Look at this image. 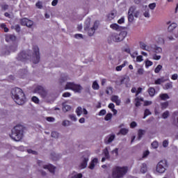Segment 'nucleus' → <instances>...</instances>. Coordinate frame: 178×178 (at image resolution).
Returning a JSON list of instances; mask_svg holds the SVG:
<instances>
[{"label":"nucleus","instance_id":"obj_1","mask_svg":"<svg viewBox=\"0 0 178 178\" xmlns=\"http://www.w3.org/2000/svg\"><path fill=\"white\" fill-rule=\"evenodd\" d=\"M13 99L17 105H24L26 103V95L20 88H14L11 90Z\"/></svg>","mask_w":178,"mask_h":178},{"label":"nucleus","instance_id":"obj_2","mask_svg":"<svg viewBox=\"0 0 178 178\" xmlns=\"http://www.w3.org/2000/svg\"><path fill=\"white\" fill-rule=\"evenodd\" d=\"M126 27L120 26L118 24H112V29L118 31V33H113V40L115 42H120V41H123L126 35H127V32L121 31L122 30H124Z\"/></svg>","mask_w":178,"mask_h":178},{"label":"nucleus","instance_id":"obj_3","mask_svg":"<svg viewBox=\"0 0 178 178\" xmlns=\"http://www.w3.org/2000/svg\"><path fill=\"white\" fill-rule=\"evenodd\" d=\"M24 129L22 125L15 126L11 131V134L10 137L15 141H20L23 138V133Z\"/></svg>","mask_w":178,"mask_h":178},{"label":"nucleus","instance_id":"obj_4","mask_svg":"<svg viewBox=\"0 0 178 178\" xmlns=\"http://www.w3.org/2000/svg\"><path fill=\"white\" fill-rule=\"evenodd\" d=\"M127 167H116L113 172V178H122L127 173Z\"/></svg>","mask_w":178,"mask_h":178},{"label":"nucleus","instance_id":"obj_5","mask_svg":"<svg viewBox=\"0 0 178 178\" xmlns=\"http://www.w3.org/2000/svg\"><path fill=\"white\" fill-rule=\"evenodd\" d=\"M65 89L72 90V91H74V92H81V90H83V87L73 82H68L66 83Z\"/></svg>","mask_w":178,"mask_h":178},{"label":"nucleus","instance_id":"obj_6","mask_svg":"<svg viewBox=\"0 0 178 178\" xmlns=\"http://www.w3.org/2000/svg\"><path fill=\"white\" fill-rule=\"evenodd\" d=\"M168 168V161L166 160H162L159 162L156 167V172L157 173H165L166 168Z\"/></svg>","mask_w":178,"mask_h":178},{"label":"nucleus","instance_id":"obj_7","mask_svg":"<svg viewBox=\"0 0 178 178\" xmlns=\"http://www.w3.org/2000/svg\"><path fill=\"white\" fill-rule=\"evenodd\" d=\"M31 54V50H28L27 51H21L17 57V60H20L21 62H26L27 59H31V56L30 54Z\"/></svg>","mask_w":178,"mask_h":178},{"label":"nucleus","instance_id":"obj_8","mask_svg":"<svg viewBox=\"0 0 178 178\" xmlns=\"http://www.w3.org/2000/svg\"><path fill=\"white\" fill-rule=\"evenodd\" d=\"M33 55H32V61L33 63H40V48L38 46H33Z\"/></svg>","mask_w":178,"mask_h":178},{"label":"nucleus","instance_id":"obj_9","mask_svg":"<svg viewBox=\"0 0 178 178\" xmlns=\"http://www.w3.org/2000/svg\"><path fill=\"white\" fill-rule=\"evenodd\" d=\"M130 81V78L128 76H119L115 81L117 86H122V84H127Z\"/></svg>","mask_w":178,"mask_h":178},{"label":"nucleus","instance_id":"obj_10","mask_svg":"<svg viewBox=\"0 0 178 178\" xmlns=\"http://www.w3.org/2000/svg\"><path fill=\"white\" fill-rule=\"evenodd\" d=\"M34 91L35 92H37L38 94H39V95H40L42 98H45L48 94L47 92V90H45V89H44V88L41 86H38L35 88Z\"/></svg>","mask_w":178,"mask_h":178},{"label":"nucleus","instance_id":"obj_11","mask_svg":"<svg viewBox=\"0 0 178 178\" xmlns=\"http://www.w3.org/2000/svg\"><path fill=\"white\" fill-rule=\"evenodd\" d=\"M98 26H99V22L95 21L93 26L88 30V35H90V37L94 35V33H95V30L98 29Z\"/></svg>","mask_w":178,"mask_h":178},{"label":"nucleus","instance_id":"obj_12","mask_svg":"<svg viewBox=\"0 0 178 178\" xmlns=\"http://www.w3.org/2000/svg\"><path fill=\"white\" fill-rule=\"evenodd\" d=\"M5 40L6 42H13V44L16 42L17 38L15 35L8 34L6 35Z\"/></svg>","mask_w":178,"mask_h":178},{"label":"nucleus","instance_id":"obj_13","mask_svg":"<svg viewBox=\"0 0 178 178\" xmlns=\"http://www.w3.org/2000/svg\"><path fill=\"white\" fill-rule=\"evenodd\" d=\"M21 24L22 26H26V27H31L33 26V21L27 18H23L21 19Z\"/></svg>","mask_w":178,"mask_h":178},{"label":"nucleus","instance_id":"obj_14","mask_svg":"<svg viewBox=\"0 0 178 178\" xmlns=\"http://www.w3.org/2000/svg\"><path fill=\"white\" fill-rule=\"evenodd\" d=\"M43 168L48 169L50 173L55 175V169H56V167L54 166L52 164L44 165Z\"/></svg>","mask_w":178,"mask_h":178},{"label":"nucleus","instance_id":"obj_15","mask_svg":"<svg viewBox=\"0 0 178 178\" xmlns=\"http://www.w3.org/2000/svg\"><path fill=\"white\" fill-rule=\"evenodd\" d=\"M97 163H98V159L94 158L90 163L89 169H90L91 170H94V168H95V164H97Z\"/></svg>","mask_w":178,"mask_h":178},{"label":"nucleus","instance_id":"obj_16","mask_svg":"<svg viewBox=\"0 0 178 178\" xmlns=\"http://www.w3.org/2000/svg\"><path fill=\"white\" fill-rule=\"evenodd\" d=\"M112 102H115V104L118 106H119V105H120L122 101L120 100V99H119V96L113 95V96H112Z\"/></svg>","mask_w":178,"mask_h":178},{"label":"nucleus","instance_id":"obj_17","mask_svg":"<svg viewBox=\"0 0 178 178\" xmlns=\"http://www.w3.org/2000/svg\"><path fill=\"white\" fill-rule=\"evenodd\" d=\"M88 163V158H84L80 165L81 169H86V168H87Z\"/></svg>","mask_w":178,"mask_h":178},{"label":"nucleus","instance_id":"obj_18","mask_svg":"<svg viewBox=\"0 0 178 178\" xmlns=\"http://www.w3.org/2000/svg\"><path fill=\"white\" fill-rule=\"evenodd\" d=\"M13 44L9 47V49L11 52H16V51H17V43L15 42Z\"/></svg>","mask_w":178,"mask_h":178},{"label":"nucleus","instance_id":"obj_19","mask_svg":"<svg viewBox=\"0 0 178 178\" xmlns=\"http://www.w3.org/2000/svg\"><path fill=\"white\" fill-rule=\"evenodd\" d=\"M148 168L147 167V164L145 163H143L140 166V172L141 173H147Z\"/></svg>","mask_w":178,"mask_h":178},{"label":"nucleus","instance_id":"obj_20","mask_svg":"<svg viewBox=\"0 0 178 178\" xmlns=\"http://www.w3.org/2000/svg\"><path fill=\"white\" fill-rule=\"evenodd\" d=\"M126 65H127V61H124L123 64H122L121 65L117 66L115 67L116 72H122V69H123V67H124Z\"/></svg>","mask_w":178,"mask_h":178},{"label":"nucleus","instance_id":"obj_21","mask_svg":"<svg viewBox=\"0 0 178 178\" xmlns=\"http://www.w3.org/2000/svg\"><path fill=\"white\" fill-rule=\"evenodd\" d=\"M145 134V130L139 129L138 131V140H141L143 138V136Z\"/></svg>","mask_w":178,"mask_h":178},{"label":"nucleus","instance_id":"obj_22","mask_svg":"<svg viewBox=\"0 0 178 178\" xmlns=\"http://www.w3.org/2000/svg\"><path fill=\"white\" fill-rule=\"evenodd\" d=\"M136 9H137V8L136 7V6H132L129 8V9L128 10V13H129L131 15H134L136 13Z\"/></svg>","mask_w":178,"mask_h":178},{"label":"nucleus","instance_id":"obj_23","mask_svg":"<svg viewBox=\"0 0 178 178\" xmlns=\"http://www.w3.org/2000/svg\"><path fill=\"white\" fill-rule=\"evenodd\" d=\"M129 133V129L126 128H122L120 130L118 134H122V136H126Z\"/></svg>","mask_w":178,"mask_h":178},{"label":"nucleus","instance_id":"obj_24","mask_svg":"<svg viewBox=\"0 0 178 178\" xmlns=\"http://www.w3.org/2000/svg\"><path fill=\"white\" fill-rule=\"evenodd\" d=\"M165 81H166L165 78H160L155 81L154 84H156V85L162 84V83H165Z\"/></svg>","mask_w":178,"mask_h":178},{"label":"nucleus","instance_id":"obj_25","mask_svg":"<svg viewBox=\"0 0 178 178\" xmlns=\"http://www.w3.org/2000/svg\"><path fill=\"white\" fill-rule=\"evenodd\" d=\"M160 98L162 101H166V99H169V95L166 93H163L160 95Z\"/></svg>","mask_w":178,"mask_h":178},{"label":"nucleus","instance_id":"obj_26","mask_svg":"<svg viewBox=\"0 0 178 178\" xmlns=\"http://www.w3.org/2000/svg\"><path fill=\"white\" fill-rule=\"evenodd\" d=\"M176 27H177V24H176V23H172V24H171L169 26H168V31H172L174 29H176Z\"/></svg>","mask_w":178,"mask_h":178},{"label":"nucleus","instance_id":"obj_27","mask_svg":"<svg viewBox=\"0 0 178 178\" xmlns=\"http://www.w3.org/2000/svg\"><path fill=\"white\" fill-rule=\"evenodd\" d=\"M148 92H149V95H150V97H154V95H155V88H149L148 89Z\"/></svg>","mask_w":178,"mask_h":178},{"label":"nucleus","instance_id":"obj_28","mask_svg":"<svg viewBox=\"0 0 178 178\" xmlns=\"http://www.w3.org/2000/svg\"><path fill=\"white\" fill-rule=\"evenodd\" d=\"M134 21V15L128 13V22H129V23H133Z\"/></svg>","mask_w":178,"mask_h":178},{"label":"nucleus","instance_id":"obj_29","mask_svg":"<svg viewBox=\"0 0 178 178\" xmlns=\"http://www.w3.org/2000/svg\"><path fill=\"white\" fill-rule=\"evenodd\" d=\"M112 141V134H110L108 137H106L104 140L105 144H109Z\"/></svg>","mask_w":178,"mask_h":178},{"label":"nucleus","instance_id":"obj_30","mask_svg":"<svg viewBox=\"0 0 178 178\" xmlns=\"http://www.w3.org/2000/svg\"><path fill=\"white\" fill-rule=\"evenodd\" d=\"M103 154L104 155L105 158H106V159H108L109 158V151H108V148H105L103 150Z\"/></svg>","mask_w":178,"mask_h":178},{"label":"nucleus","instance_id":"obj_31","mask_svg":"<svg viewBox=\"0 0 178 178\" xmlns=\"http://www.w3.org/2000/svg\"><path fill=\"white\" fill-rule=\"evenodd\" d=\"M155 54H162V48L159 47H154V48Z\"/></svg>","mask_w":178,"mask_h":178},{"label":"nucleus","instance_id":"obj_32","mask_svg":"<svg viewBox=\"0 0 178 178\" xmlns=\"http://www.w3.org/2000/svg\"><path fill=\"white\" fill-rule=\"evenodd\" d=\"M76 113L77 116H81V113H83V108L81 106L78 107L76 110Z\"/></svg>","mask_w":178,"mask_h":178},{"label":"nucleus","instance_id":"obj_33","mask_svg":"<svg viewBox=\"0 0 178 178\" xmlns=\"http://www.w3.org/2000/svg\"><path fill=\"white\" fill-rule=\"evenodd\" d=\"M72 107L69 105H65L63 107V112H69V111H71Z\"/></svg>","mask_w":178,"mask_h":178},{"label":"nucleus","instance_id":"obj_34","mask_svg":"<svg viewBox=\"0 0 178 178\" xmlns=\"http://www.w3.org/2000/svg\"><path fill=\"white\" fill-rule=\"evenodd\" d=\"M112 119V113H107L106 115V116L104 117V120H106V122H108V120H111Z\"/></svg>","mask_w":178,"mask_h":178},{"label":"nucleus","instance_id":"obj_35","mask_svg":"<svg viewBox=\"0 0 178 178\" xmlns=\"http://www.w3.org/2000/svg\"><path fill=\"white\" fill-rule=\"evenodd\" d=\"M93 90H99V85L97 81H94L92 86Z\"/></svg>","mask_w":178,"mask_h":178},{"label":"nucleus","instance_id":"obj_36","mask_svg":"<svg viewBox=\"0 0 178 178\" xmlns=\"http://www.w3.org/2000/svg\"><path fill=\"white\" fill-rule=\"evenodd\" d=\"M152 148H154V149H156V148H158V147H159V143H158V141L154 140V141L152 143Z\"/></svg>","mask_w":178,"mask_h":178},{"label":"nucleus","instance_id":"obj_37","mask_svg":"<svg viewBox=\"0 0 178 178\" xmlns=\"http://www.w3.org/2000/svg\"><path fill=\"white\" fill-rule=\"evenodd\" d=\"M151 114H152V113H151V111H149V109H145V113H144L143 119H145V118H147V116H149V115H151Z\"/></svg>","mask_w":178,"mask_h":178},{"label":"nucleus","instance_id":"obj_38","mask_svg":"<svg viewBox=\"0 0 178 178\" xmlns=\"http://www.w3.org/2000/svg\"><path fill=\"white\" fill-rule=\"evenodd\" d=\"M169 111H165L163 114H162V118L163 119H168L169 118Z\"/></svg>","mask_w":178,"mask_h":178},{"label":"nucleus","instance_id":"obj_39","mask_svg":"<svg viewBox=\"0 0 178 178\" xmlns=\"http://www.w3.org/2000/svg\"><path fill=\"white\" fill-rule=\"evenodd\" d=\"M113 155H114V156L115 158H118V156L119 155V149L118 148H115L113 152H112Z\"/></svg>","mask_w":178,"mask_h":178},{"label":"nucleus","instance_id":"obj_40","mask_svg":"<svg viewBox=\"0 0 178 178\" xmlns=\"http://www.w3.org/2000/svg\"><path fill=\"white\" fill-rule=\"evenodd\" d=\"M162 67H163L161 65H157V67L154 69V72L159 73L162 70Z\"/></svg>","mask_w":178,"mask_h":178},{"label":"nucleus","instance_id":"obj_41","mask_svg":"<svg viewBox=\"0 0 178 178\" xmlns=\"http://www.w3.org/2000/svg\"><path fill=\"white\" fill-rule=\"evenodd\" d=\"M172 87H173V86L172 85L171 83H167L165 84L164 89L169 90V89L172 88Z\"/></svg>","mask_w":178,"mask_h":178},{"label":"nucleus","instance_id":"obj_42","mask_svg":"<svg viewBox=\"0 0 178 178\" xmlns=\"http://www.w3.org/2000/svg\"><path fill=\"white\" fill-rule=\"evenodd\" d=\"M51 137L53 138H58L59 137V133H58L57 131H52Z\"/></svg>","mask_w":178,"mask_h":178},{"label":"nucleus","instance_id":"obj_43","mask_svg":"<svg viewBox=\"0 0 178 178\" xmlns=\"http://www.w3.org/2000/svg\"><path fill=\"white\" fill-rule=\"evenodd\" d=\"M169 106V103L168 102L161 103V109H166Z\"/></svg>","mask_w":178,"mask_h":178},{"label":"nucleus","instance_id":"obj_44","mask_svg":"<svg viewBox=\"0 0 178 178\" xmlns=\"http://www.w3.org/2000/svg\"><path fill=\"white\" fill-rule=\"evenodd\" d=\"M112 112L113 116H116L118 115V110L115 109V104H112Z\"/></svg>","mask_w":178,"mask_h":178},{"label":"nucleus","instance_id":"obj_45","mask_svg":"<svg viewBox=\"0 0 178 178\" xmlns=\"http://www.w3.org/2000/svg\"><path fill=\"white\" fill-rule=\"evenodd\" d=\"M1 8L2 10H8V9H9V5H8V4H1Z\"/></svg>","mask_w":178,"mask_h":178},{"label":"nucleus","instance_id":"obj_46","mask_svg":"<svg viewBox=\"0 0 178 178\" xmlns=\"http://www.w3.org/2000/svg\"><path fill=\"white\" fill-rule=\"evenodd\" d=\"M149 8L151 9V10H154L155 8H156V3H152L149 4Z\"/></svg>","mask_w":178,"mask_h":178},{"label":"nucleus","instance_id":"obj_47","mask_svg":"<svg viewBox=\"0 0 178 178\" xmlns=\"http://www.w3.org/2000/svg\"><path fill=\"white\" fill-rule=\"evenodd\" d=\"M168 145H169V140H164L163 141V148H168Z\"/></svg>","mask_w":178,"mask_h":178},{"label":"nucleus","instance_id":"obj_48","mask_svg":"<svg viewBox=\"0 0 178 178\" xmlns=\"http://www.w3.org/2000/svg\"><path fill=\"white\" fill-rule=\"evenodd\" d=\"M32 101L33 102H34L35 104H40V99H38V97L33 96L32 97Z\"/></svg>","mask_w":178,"mask_h":178},{"label":"nucleus","instance_id":"obj_49","mask_svg":"<svg viewBox=\"0 0 178 178\" xmlns=\"http://www.w3.org/2000/svg\"><path fill=\"white\" fill-rule=\"evenodd\" d=\"M104 115H106V110L105 109L101 110L98 113L99 116H104Z\"/></svg>","mask_w":178,"mask_h":178},{"label":"nucleus","instance_id":"obj_50","mask_svg":"<svg viewBox=\"0 0 178 178\" xmlns=\"http://www.w3.org/2000/svg\"><path fill=\"white\" fill-rule=\"evenodd\" d=\"M135 102H136V104H135L136 106L137 107L140 106L141 103L140 102V97H136L135 99Z\"/></svg>","mask_w":178,"mask_h":178},{"label":"nucleus","instance_id":"obj_51","mask_svg":"<svg viewBox=\"0 0 178 178\" xmlns=\"http://www.w3.org/2000/svg\"><path fill=\"white\" fill-rule=\"evenodd\" d=\"M72 96V94L69 92H65L63 94V98H69Z\"/></svg>","mask_w":178,"mask_h":178},{"label":"nucleus","instance_id":"obj_52","mask_svg":"<svg viewBox=\"0 0 178 178\" xmlns=\"http://www.w3.org/2000/svg\"><path fill=\"white\" fill-rule=\"evenodd\" d=\"M35 6L38 7V9H42V3L41 1H38Z\"/></svg>","mask_w":178,"mask_h":178},{"label":"nucleus","instance_id":"obj_53","mask_svg":"<svg viewBox=\"0 0 178 178\" xmlns=\"http://www.w3.org/2000/svg\"><path fill=\"white\" fill-rule=\"evenodd\" d=\"M143 16H145V17H149L150 15H149V10H146L144 13H143Z\"/></svg>","mask_w":178,"mask_h":178},{"label":"nucleus","instance_id":"obj_54","mask_svg":"<svg viewBox=\"0 0 178 178\" xmlns=\"http://www.w3.org/2000/svg\"><path fill=\"white\" fill-rule=\"evenodd\" d=\"M70 119H71L73 122H76L77 120V118H76L75 115H69Z\"/></svg>","mask_w":178,"mask_h":178},{"label":"nucleus","instance_id":"obj_55","mask_svg":"<svg viewBox=\"0 0 178 178\" xmlns=\"http://www.w3.org/2000/svg\"><path fill=\"white\" fill-rule=\"evenodd\" d=\"M152 65H153L152 61L147 60V61L145 62V66H146V67H149V66H152Z\"/></svg>","mask_w":178,"mask_h":178},{"label":"nucleus","instance_id":"obj_56","mask_svg":"<svg viewBox=\"0 0 178 178\" xmlns=\"http://www.w3.org/2000/svg\"><path fill=\"white\" fill-rule=\"evenodd\" d=\"M63 126H70V121L69 120H64L62 123Z\"/></svg>","mask_w":178,"mask_h":178},{"label":"nucleus","instance_id":"obj_57","mask_svg":"<svg viewBox=\"0 0 178 178\" xmlns=\"http://www.w3.org/2000/svg\"><path fill=\"white\" fill-rule=\"evenodd\" d=\"M72 178H83V174L81 173L76 174L73 177H72Z\"/></svg>","mask_w":178,"mask_h":178},{"label":"nucleus","instance_id":"obj_58","mask_svg":"<svg viewBox=\"0 0 178 178\" xmlns=\"http://www.w3.org/2000/svg\"><path fill=\"white\" fill-rule=\"evenodd\" d=\"M140 47L141 49H147V44H145L144 42H140Z\"/></svg>","mask_w":178,"mask_h":178},{"label":"nucleus","instance_id":"obj_59","mask_svg":"<svg viewBox=\"0 0 178 178\" xmlns=\"http://www.w3.org/2000/svg\"><path fill=\"white\" fill-rule=\"evenodd\" d=\"M137 74H140V76L143 75V74H144V69H143V68H139V69L138 70Z\"/></svg>","mask_w":178,"mask_h":178},{"label":"nucleus","instance_id":"obj_60","mask_svg":"<svg viewBox=\"0 0 178 178\" xmlns=\"http://www.w3.org/2000/svg\"><path fill=\"white\" fill-rule=\"evenodd\" d=\"M118 24H123L124 23V17H122L118 21Z\"/></svg>","mask_w":178,"mask_h":178},{"label":"nucleus","instance_id":"obj_61","mask_svg":"<svg viewBox=\"0 0 178 178\" xmlns=\"http://www.w3.org/2000/svg\"><path fill=\"white\" fill-rule=\"evenodd\" d=\"M161 56H158L156 54L153 55V59H154V60H159V59H161Z\"/></svg>","mask_w":178,"mask_h":178},{"label":"nucleus","instance_id":"obj_62","mask_svg":"<svg viewBox=\"0 0 178 178\" xmlns=\"http://www.w3.org/2000/svg\"><path fill=\"white\" fill-rule=\"evenodd\" d=\"M130 127L131 129H134V127H137V122H132L131 124H130Z\"/></svg>","mask_w":178,"mask_h":178},{"label":"nucleus","instance_id":"obj_63","mask_svg":"<svg viewBox=\"0 0 178 178\" xmlns=\"http://www.w3.org/2000/svg\"><path fill=\"white\" fill-rule=\"evenodd\" d=\"M46 120H47V122H55V118L54 117H47Z\"/></svg>","mask_w":178,"mask_h":178},{"label":"nucleus","instance_id":"obj_64","mask_svg":"<svg viewBox=\"0 0 178 178\" xmlns=\"http://www.w3.org/2000/svg\"><path fill=\"white\" fill-rule=\"evenodd\" d=\"M143 56H138L136 57V62H143Z\"/></svg>","mask_w":178,"mask_h":178}]
</instances>
